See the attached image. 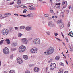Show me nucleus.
<instances>
[{
	"label": "nucleus",
	"instance_id": "nucleus-43",
	"mask_svg": "<svg viewBox=\"0 0 73 73\" xmlns=\"http://www.w3.org/2000/svg\"><path fill=\"white\" fill-rule=\"evenodd\" d=\"M52 61V60L51 59L49 61V62H51Z\"/></svg>",
	"mask_w": 73,
	"mask_h": 73
},
{
	"label": "nucleus",
	"instance_id": "nucleus-24",
	"mask_svg": "<svg viewBox=\"0 0 73 73\" xmlns=\"http://www.w3.org/2000/svg\"><path fill=\"white\" fill-rule=\"evenodd\" d=\"M71 33H72V31L70 32L69 34H68V35H69L70 36V37H73V36H72V35H71Z\"/></svg>",
	"mask_w": 73,
	"mask_h": 73
},
{
	"label": "nucleus",
	"instance_id": "nucleus-4",
	"mask_svg": "<svg viewBox=\"0 0 73 73\" xmlns=\"http://www.w3.org/2000/svg\"><path fill=\"white\" fill-rule=\"evenodd\" d=\"M33 42L35 44H40V39L39 38L35 39L34 40Z\"/></svg>",
	"mask_w": 73,
	"mask_h": 73
},
{
	"label": "nucleus",
	"instance_id": "nucleus-3",
	"mask_svg": "<svg viewBox=\"0 0 73 73\" xmlns=\"http://www.w3.org/2000/svg\"><path fill=\"white\" fill-rule=\"evenodd\" d=\"M2 33L3 35H7L9 33V31L6 29H3L2 31Z\"/></svg>",
	"mask_w": 73,
	"mask_h": 73
},
{
	"label": "nucleus",
	"instance_id": "nucleus-46",
	"mask_svg": "<svg viewBox=\"0 0 73 73\" xmlns=\"http://www.w3.org/2000/svg\"><path fill=\"white\" fill-rule=\"evenodd\" d=\"M47 34L48 35V36H50V33H47Z\"/></svg>",
	"mask_w": 73,
	"mask_h": 73
},
{
	"label": "nucleus",
	"instance_id": "nucleus-29",
	"mask_svg": "<svg viewBox=\"0 0 73 73\" xmlns=\"http://www.w3.org/2000/svg\"><path fill=\"white\" fill-rule=\"evenodd\" d=\"M4 40H2L0 42V45H1L4 42Z\"/></svg>",
	"mask_w": 73,
	"mask_h": 73
},
{
	"label": "nucleus",
	"instance_id": "nucleus-25",
	"mask_svg": "<svg viewBox=\"0 0 73 73\" xmlns=\"http://www.w3.org/2000/svg\"><path fill=\"white\" fill-rule=\"evenodd\" d=\"M21 36H22V34L21 33L18 34V36L19 37H20Z\"/></svg>",
	"mask_w": 73,
	"mask_h": 73
},
{
	"label": "nucleus",
	"instance_id": "nucleus-17",
	"mask_svg": "<svg viewBox=\"0 0 73 73\" xmlns=\"http://www.w3.org/2000/svg\"><path fill=\"white\" fill-rule=\"evenodd\" d=\"M59 59H60V56H56L55 57V60L57 61H58V60H59Z\"/></svg>",
	"mask_w": 73,
	"mask_h": 73
},
{
	"label": "nucleus",
	"instance_id": "nucleus-19",
	"mask_svg": "<svg viewBox=\"0 0 73 73\" xmlns=\"http://www.w3.org/2000/svg\"><path fill=\"white\" fill-rule=\"evenodd\" d=\"M26 30L27 31H29V30H31V27H27L26 28Z\"/></svg>",
	"mask_w": 73,
	"mask_h": 73
},
{
	"label": "nucleus",
	"instance_id": "nucleus-42",
	"mask_svg": "<svg viewBox=\"0 0 73 73\" xmlns=\"http://www.w3.org/2000/svg\"><path fill=\"white\" fill-rule=\"evenodd\" d=\"M14 3V2H13V1L12 3V2L10 3V4L11 5H12V4H13Z\"/></svg>",
	"mask_w": 73,
	"mask_h": 73
},
{
	"label": "nucleus",
	"instance_id": "nucleus-35",
	"mask_svg": "<svg viewBox=\"0 0 73 73\" xmlns=\"http://www.w3.org/2000/svg\"><path fill=\"white\" fill-rule=\"evenodd\" d=\"M70 25V22H69L68 24L67 25V26L68 27H69Z\"/></svg>",
	"mask_w": 73,
	"mask_h": 73
},
{
	"label": "nucleus",
	"instance_id": "nucleus-11",
	"mask_svg": "<svg viewBox=\"0 0 73 73\" xmlns=\"http://www.w3.org/2000/svg\"><path fill=\"white\" fill-rule=\"evenodd\" d=\"M53 24V22H48V26H50V27H54L55 26V25H52Z\"/></svg>",
	"mask_w": 73,
	"mask_h": 73
},
{
	"label": "nucleus",
	"instance_id": "nucleus-64",
	"mask_svg": "<svg viewBox=\"0 0 73 73\" xmlns=\"http://www.w3.org/2000/svg\"><path fill=\"white\" fill-rule=\"evenodd\" d=\"M55 17H56V18H57V16H55Z\"/></svg>",
	"mask_w": 73,
	"mask_h": 73
},
{
	"label": "nucleus",
	"instance_id": "nucleus-60",
	"mask_svg": "<svg viewBox=\"0 0 73 73\" xmlns=\"http://www.w3.org/2000/svg\"><path fill=\"white\" fill-rule=\"evenodd\" d=\"M61 33L62 36H63V34L62 33V32Z\"/></svg>",
	"mask_w": 73,
	"mask_h": 73
},
{
	"label": "nucleus",
	"instance_id": "nucleus-56",
	"mask_svg": "<svg viewBox=\"0 0 73 73\" xmlns=\"http://www.w3.org/2000/svg\"><path fill=\"white\" fill-rule=\"evenodd\" d=\"M66 62V64H67V65H68V62H67V61L66 60L65 61Z\"/></svg>",
	"mask_w": 73,
	"mask_h": 73
},
{
	"label": "nucleus",
	"instance_id": "nucleus-28",
	"mask_svg": "<svg viewBox=\"0 0 73 73\" xmlns=\"http://www.w3.org/2000/svg\"><path fill=\"white\" fill-rule=\"evenodd\" d=\"M11 51H14V50H16V48H11Z\"/></svg>",
	"mask_w": 73,
	"mask_h": 73
},
{
	"label": "nucleus",
	"instance_id": "nucleus-22",
	"mask_svg": "<svg viewBox=\"0 0 73 73\" xmlns=\"http://www.w3.org/2000/svg\"><path fill=\"white\" fill-rule=\"evenodd\" d=\"M17 4L19 5L21 4V1L20 0H18L17 1Z\"/></svg>",
	"mask_w": 73,
	"mask_h": 73
},
{
	"label": "nucleus",
	"instance_id": "nucleus-31",
	"mask_svg": "<svg viewBox=\"0 0 73 73\" xmlns=\"http://www.w3.org/2000/svg\"><path fill=\"white\" fill-rule=\"evenodd\" d=\"M49 16L48 14H47L44 15V16L45 17H48Z\"/></svg>",
	"mask_w": 73,
	"mask_h": 73
},
{
	"label": "nucleus",
	"instance_id": "nucleus-48",
	"mask_svg": "<svg viewBox=\"0 0 73 73\" xmlns=\"http://www.w3.org/2000/svg\"><path fill=\"white\" fill-rule=\"evenodd\" d=\"M64 73H68V71H66L64 72Z\"/></svg>",
	"mask_w": 73,
	"mask_h": 73
},
{
	"label": "nucleus",
	"instance_id": "nucleus-15",
	"mask_svg": "<svg viewBox=\"0 0 73 73\" xmlns=\"http://www.w3.org/2000/svg\"><path fill=\"white\" fill-rule=\"evenodd\" d=\"M11 45H12L13 46H16L17 45V43L15 42L12 43L11 44Z\"/></svg>",
	"mask_w": 73,
	"mask_h": 73
},
{
	"label": "nucleus",
	"instance_id": "nucleus-18",
	"mask_svg": "<svg viewBox=\"0 0 73 73\" xmlns=\"http://www.w3.org/2000/svg\"><path fill=\"white\" fill-rule=\"evenodd\" d=\"M27 16L29 17H33V15L32 14H28Z\"/></svg>",
	"mask_w": 73,
	"mask_h": 73
},
{
	"label": "nucleus",
	"instance_id": "nucleus-14",
	"mask_svg": "<svg viewBox=\"0 0 73 73\" xmlns=\"http://www.w3.org/2000/svg\"><path fill=\"white\" fill-rule=\"evenodd\" d=\"M23 58L25 60H27L28 58V56L27 55H24L23 56Z\"/></svg>",
	"mask_w": 73,
	"mask_h": 73
},
{
	"label": "nucleus",
	"instance_id": "nucleus-23",
	"mask_svg": "<svg viewBox=\"0 0 73 73\" xmlns=\"http://www.w3.org/2000/svg\"><path fill=\"white\" fill-rule=\"evenodd\" d=\"M9 73H15V71L13 70H11L9 72Z\"/></svg>",
	"mask_w": 73,
	"mask_h": 73
},
{
	"label": "nucleus",
	"instance_id": "nucleus-27",
	"mask_svg": "<svg viewBox=\"0 0 73 73\" xmlns=\"http://www.w3.org/2000/svg\"><path fill=\"white\" fill-rule=\"evenodd\" d=\"M25 28V27L24 26H21L20 27V29H24Z\"/></svg>",
	"mask_w": 73,
	"mask_h": 73
},
{
	"label": "nucleus",
	"instance_id": "nucleus-30",
	"mask_svg": "<svg viewBox=\"0 0 73 73\" xmlns=\"http://www.w3.org/2000/svg\"><path fill=\"white\" fill-rule=\"evenodd\" d=\"M63 70H64V69H61L59 70V72H62V73H63Z\"/></svg>",
	"mask_w": 73,
	"mask_h": 73
},
{
	"label": "nucleus",
	"instance_id": "nucleus-1",
	"mask_svg": "<svg viewBox=\"0 0 73 73\" xmlns=\"http://www.w3.org/2000/svg\"><path fill=\"white\" fill-rule=\"evenodd\" d=\"M54 49L52 47H51L47 50V51L45 52L46 55H49V54H52L53 53Z\"/></svg>",
	"mask_w": 73,
	"mask_h": 73
},
{
	"label": "nucleus",
	"instance_id": "nucleus-10",
	"mask_svg": "<svg viewBox=\"0 0 73 73\" xmlns=\"http://www.w3.org/2000/svg\"><path fill=\"white\" fill-rule=\"evenodd\" d=\"M62 4L63 5H64L63 6V8H65L66 7L67 5H68V3H67V1H66L65 2H64Z\"/></svg>",
	"mask_w": 73,
	"mask_h": 73
},
{
	"label": "nucleus",
	"instance_id": "nucleus-45",
	"mask_svg": "<svg viewBox=\"0 0 73 73\" xmlns=\"http://www.w3.org/2000/svg\"><path fill=\"white\" fill-rule=\"evenodd\" d=\"M15 29L16 30H17L18 29V28L17 27H15Z\"/></svg>",
	"mask_w": 73,
	"mask_h": 73
},
{
	"label": "nucleus",
	"instance_id": "nucleus-2",
	"mask_svg": "<svg viewBox=\"0 0 73 73\" xmlns=\"http://www.w3.org/2000/svg\"><path fill=\"white\" fill-rule=\"evenodd\" d=\"M19 52L20 53H22V52L25 51L26 48L24 46L22 45L19 47Z\"/></svg>",
	"mask_w": 73,
	"mask_h": 73
},
{
	"label": "nucleus",
	"instance_id": "nucleus-59",
	"mask_svg": "<svg viewBox=\"0 0 73 73\" xmlns=\"http://www.w3.org/2000/svg\"><path fill=\"white\" fill-rule=\"evenodd\" d=\"M1 61H0V66H1Z\"/></svg>",
	"mask_w": 73,
	"mask_h": 73
},
{
	"label": "nucleus",
	"instance_id": "nucleus-53",
	"mask_svg": "<svg viewBox=\"0 0 73 73\" xmlns=\"http://www.w3.org/2000/svg\"><path fill=\"white\" fill-rule=\"evenodd\" d=\"M23 16L24 17H27V16L25 15H23Z\"/></svg>",
	"mask_w": 73,
	"mask_h": 73
},
{
	"label": "nucleus",
	"instance_id": "nucleus-6",
	"mask_svg": "<svg viewBox=\"0 0 73 73\" xmlns=\"http://www.w3.org/2000/svg\"><path fill=\"white\" fill-rule=\"evenodd\" d=\"M3 52L5 54H8L9 53V51L8 48L7 47H5L3 50Z\"/></svg>",
	"mask_w": 73,
	"mask_h": 73
},
{
	"label": "nucleus",
	"instance_id": "nucleus-41",
	"mask_svg": "<svg viewBox=\"0 0 73 73\" xmlns=\"http://www.w3.org/2000/svg\"><path fill=\"white\" fill-rule=\"evenodd\" d=\"M56 5H60V3H57L56 4Z\"/></svg>",
	"mask_w": 73,
	"mask_h": 73
},
{
	"label": "nucleus",
	"instance_id": "nucleus-62",
	"mask_svg": "<svg viewBox=\"0 0 73 73\" xmlns=\"http://www.w3.org/2000/svg\"><path fill=\"white\" fill-rule=\"evenodd\" d=\"M69 48H71V46H69Z\"/></svg>",
	"mask_w": 73,
	"mask_h": 73
},
{
	"label": "nucleus",
	"instance_id": "nucleus-50",
	"mask_svg": "<svg viewBox=\"0 0 73 73\" xmlns=\"http://www.w3.org/2000/svg\"><path fill=\"white\" fill-rule=\"evenodd\" d=\"M17 15V16H18V14H14V15Z\"/></svg>",
	"mask_w": 73,
	"mask_h": 73
},
{
	"label": "nucleus",
	"instance_id": "nucleus-36",
	"mask_svg": "<svg viewBox=\"0 0 73 73\" xmlns=\"http://www.w3.org/2000/svg\"><path fill=\"white\" fill-rule=\"evenodd\" d=\"M26 12H27V10L25 9L23 10V13H26Z\"/></svg>",
	"mask_w": 73,
	"mask_h": 73
},
{
	"label": "nucleus",
	"instance_id": "nucleus-7",
	"mask_svg": "<svg viewBox=\"0 0 73 73\" xmlns=\"http://www.w3.org/2000/svg\"><path fill=\"white\" fill-rule=\"evenodd\" d=\"M37 51V49L36 48H33L30 50V52L32 53H35Z\"/></svg>",
	"mask_w": 73,
	"mask_h": 73
},
{
	"label": "nucleus",
	"instance_id": "nucleus-52",
	"mask_svg": "<svg viewBox=\"0 0 73 73\" xmlns=\"http://www.w3.org/2000/svg\"><path fill=\"white\" fill-rule=\"evenodd\" d=\"M52 18L53 19H54V16H52Z\"/></svg>",
	"mask_w": 73,
	"mask_h": 73
},
{
	"label": "nucleus",
	"instance_id": "nucleus-33",
	"mask_svg": "<svg viewBox=\"0 0 73 73\" xmlns=\"http://www.w3.org/2000/svg\"><path fill=\"white\" fill-rule=\"evenodd\" d=\"M60 64L61 65V66H64V64L62 62L60 63Z\"/></svg>",
	"mask_w": 73,
	"mask_h": 73
},
{
	"label": "nucleus",
	"instance_id": "nucleus-63",
	"mask_svg": "<svg viewBox=\"0 0 73 73\" xmlns=\"http://www.w3.org/2000/svg\"><path fill=\"white\" fill-rule=\"evenodd\" d=\"M56 39H57V40H59V39H58V38H56Z\"/></svg>",
	"mask_w": 73,
	"mask_h": 73
},
{
	"label": "nucleus",
	"instance_id": "nucleus-12",
	"mask_svg": "<svg viewBox=\"0 0 73 73\" xmlns=\"http://www.w3.org/2000/svg\"><path fill=\"white\" fill-rule=\"evenodd\" d=\"M34 70L35 72H38L39 71V68L37 67L35 68H34Z\"/></svg>",
	"mask_w": 73,
	"mask_h": 73
},
{
	"label": "nucleus",
	"instance_id": "nucleus-49",
	"mask_svg": "<svg viewBox=\"0 0 73 73\" xmlns=\"http://www.w3.org/2000/svg\"><path fill=\"white\" fill-rule=\"evenodd\" d=\"M51 19H52V18H51V17H49L48 18V20H51Z\"/></svg>",
	"mask_w": 73,
	"mask_h": 73
},
{
	"label": "nucleus",
	"instance_id": "nucleus-8",
	"mask_svg": "<svg viewBox=\"0 0 73 73\" xmlns=\"http://www.w3.org/2000/svg\"><path fill=\"white\" fill-rule=\"evenodd\" d=\"M21 41L24 44H27L28 43V40H27V39H22L21 40Z\"/></svg>",
	"mask_w": 73,
	"mask_h": 73
},
{
	"label": "nucleus",
	"instance_id": "nucleus-44",
	"mask_svg": "<svg viewBox=\"0 0 73 73\" xmlns=\"http://www.w3.org/2000/svg\"><path fill=\"white\" fill-rule=\"evenodd\" d=\"M70 51H71V52H73V49L70 48Z\"/></svg>",
	"mask_w": 73,
	"mask_h": 73
},
{
	"label": "nucleus",
	"instance_id": "nucleus-16",
	"mask_svg": "<svg viewBox=\"0 0 73 73\" xmlns=\"http://www.w3.org/2000/svg\"><path fill=\"white\" fill-rule=\"evenodd\" d=\"M6 41H7V44H10V41L9 40V39H7L6 40Z\"/></svg>",
	"mask_w": 73,
	"mask_h": 73
},
{
	"label": "nucleus",
	"instance_id": "nucleus-39",
	"mask_svg": "<svg viewBox=\"0 0 73 73\" xmlns=\"http://www.w3.org/2000/svg\"><path fill=\"white\" fill-rule=\"evenodd\" d=\"M25 73H30V72L29 71H26Z\"/></svg>",
	"mask_w": 73,
	"mask_h": 73
},
{
	"label": "nucleus",
	"instance_id": "nucleus-9",
	"mask_svg": "<svg viewBox=\"0 0 73 73\" xmlns=\"http://www.w3.org/2000/svg\"><path fill=\"white\" fill-rule=\"evenodd\" d=\"M17 62L18 64H22L23 63V60L21 59L20 58H18L17 59Z\"/></svg>",
	"mask_w": 73,
	"mask_h": 73
},
{
	"label": "nucleus",
	"instance_id": "nucleus-61",
	"mask_svg": "<svg viewBox=\"0 0 73 73\" xmlns=\"http://www.w3.org/2000/svg\"><path fill=\"white\" fill-rule=\"evenodd\" d=\"M4 73H7V72L6 71H4Z\"/></svg>",
	"mask_w": 73,
	"mask_h": 73
},
{
	"label": "nucleus",
	"instance_id": "nucleus-54",
	"mask_svg": "<svg viewBox=\"0 0 73 73\" xmlns=\"http://www.w3.org/2000/svg\"><path fill=\"white\" fill-rule=\"evenodd\" d=\"M58 73H63L62 72H61V71H60H60H59V72H58Z\"/></svg>",
	"mask_w": 73,
	"mask_h": 73
},
{
	"label": "nucleus",
	"instance_id": "nucleus-58",
	"mask_svg": "<svg viewBox=\"0 0 73 73\" xmlns=\"http://www.w3.org/2000/svg\"><path fill=\"white\" fill-rule=\"evenodd\" d=\"M39 1H42V0H39Z\"/></svg>",
	"mask_w": 73,
	"mask_h": 73
},
{
	"label": "nucleus",
	"instance_id": "nucleus-37",
	"mask_svg": "<svg viewBox=\"0 0 73 73\" xmlns=\"http://www.w3.org/2000/svg\"><path fill=\"white\" fill-rule=\"evenodd\" d=\"M55 36H57V35H58V34L57 33H54Z\"/></svg>",
	"mask_w": 73,
	"mask_h": 73
},
{
	"label": "nucleus",
	"instance_id": "nucleus-21",
	"mask_svg": "<svg viewBox=\"0 0 73 73\" xmlns=\"http://www.w3.org/2000/svg\"><path fill=\"white\" fill-rule=\"evenodd\" d=\"M56 23L57 24H61V20H58L57 21Z\"/></svg>",
	"mask_w": 73,
	"mask_h": 73
},
{
	"label": "nucleus",
	"instance_id": "nucleus-51",
	"mask_svg": "<svg viewBox=\"0 0 73 73\" xmlns=\"http://www.w3.org/2000/svg\"><path fill=\"white\" fill-rule=\"evenodd\" d=\"M2 17V15L1 14H0V18H1Z\"/></svg>",
	"mask_w": 73,
	"mask_h": 73
},
{
	"label": "nucleus",
	"instance_id": "nucleus-5",
	"mask_svg": "<svg viewBox=\"0 0 73 73\" xmlns=\"http://www.w3.org/2000/svg\"><path fill=\"white\" fill-rule=\"evenodd\" d=\"M56 67V64L55 63H52L50 66V69L51 70H53Z\"/></svg>",
	"mask_w": 73,
	"mask_h": 73
},
{
	"label": "nucleus",
	"instance_id": "nucleus-57",
	"mask_svg": "<svg viewBox=\"0 0 73 73\" xmlns=\"http://www.w3.org/2000/svg\"><path fill=\"white\" fill-rule=\"evenodd\" d=\"M50 1L51 3H52V0H50Z\"/></svg>",
	"mask_w": 73,
	"mask_h": 73
},
{
	"label": "nucleus",
	"instance_id": "nucleus-20",
	"mask_svg": "<svg viewBox=\"0 0 73 73\" xmlns=\"http://www.w3.org/2000/svg\"><path fill=\"white\" fill-rule=\"evenodd\" d=\"M29 9L30 10H34L35 9V8L33 7H31L29 8Z\"/></svg>",
	"mask_w": 73,
	"mask_h": 73
},
{
	"label": "nucleus",
	"instance_id": "nucleus-40",
	"mask_svg": "<svg viewBox=\"0 0 73 73\" xmlns=\"http://www.w3.org/2000/svg\"><path fill=\"white\" fill-rule=\"evenodd\" d=\"M13 55H11L10 56V58H13Z\"/></svg>",
	"mask_w": 73,
	"mask_h": 73
},
{
	"label": "nucleus",
	"instance_id": "nucleus-34",
	"mask_svg": "<svg viewBox=\"0 0 73 73\" xmlns=\"http://www.w3.org/2000/svg\"><path fill=\"white\" fill-rule=\"evenodd\" d=\"M4 15H7V16H8V15H10L11 14L9 13H5L4 14Z\"/></svg>",
	"mask_w": 73,
	"mask_h": 73
},
{
	"label": "nucleus",
	"instance_id": "nucleus-26",
	"mask_svg": "<svg viewBox=\"0 0 73 73\" xmlns=\"http://www.w3.org/2000/svg\"><path fill=\"white\" fill-rule=\"evenodd\" d=\"M21 8H27V7H26L25 5H21Z\"/></svg>",
	"mask_w": 73,
	"mask_h": 73
},
{
	"label": "nucleus",
	"instance_id": "nucleus-32",
	"mask_svg": "<svg viewBox=\"0 0 73 73\" xmlns=\"http://www.w3.org/2000/svg\"><path fill=\"white\" fill-rule=\"evenodd\" d=\"M65 38L66 41H67V42H68L69 41V40H68V38H67L66 37Z\"/></svg>",
	"mask_w": 73,
	"mask_h": 73
},
{
	"label": "nucleus",
	"instance_id": "nucleus-13",
	"mask_svg": "<svg viewBox=\"0 0 73 73\" xmlns=\"http://www.w3.org/2000/svg\"><path fill=\"white\" fill-rule=\"evenodd\" d=\"M64 23H61L60 24V29H62V28H64Z\"/></svg>",
	"mask_w": 73,
	"mask_h": 73
},
{
	"label": "nucleus",
	"instance_id": "nucleus-55",
	"mask_svg": "<svg viewBox=\"0 0 73 73\" xmlns=\"http://www.w3.org/2000/svg\"><path fill=\"white\" fill-rule=\"evenodd\" d=\"M63 44L64 45V46L66 44H65V43H64V42H63Z\"/></svg>",
	"mask_w": 73,
	"mask_h": 73
},
{
	"label": "nucleus",
	"instance_id": "nucleus-47",
	"mask_svg": "<svg viewBox=\"0 0 73 73\" xmlns=\"http://www.w3.org/2000/svg\"><path fill=\"white\" fill-rule=\"evenodd\" d=\"M68 8H69V9H70V8H71V5Z\"/></svg>",
	"mask_w": 73,
	"mask_h": 73
},
{
	"label": "nucleus",
	"instance_id": "nucleus-38",
	"mask_svg": "<svg viewBox=\"0 0 73 73\" xmlns=\"http://www.w3.org/2000/svg\"><path fill=\"white\" fill-rule=\"evenodd\" d=\"M50 12H51V13H53V9H52V10H51L50 11Z\"/></svg>",
	"mask_w": 73,
	"mask_h": 73
}]
</instances>
